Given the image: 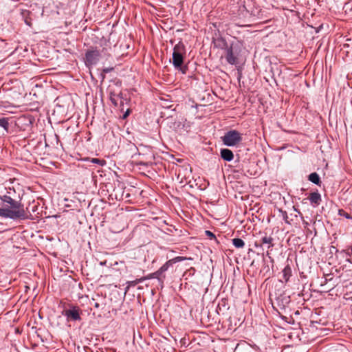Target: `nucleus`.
Segmentation results:
<instances>
[{
    "label": "nucleus",
    "mask_w": 352,
    "mask_h": 352,
    "mask_svg": "<svg viewBox=\"0 0 352 352\" xmlns=\"http://www.w3.org/2000/svg\"><path fill=\"white\" fill-rule=\"evenodd\" d=\"M186 55V47L182 42H179L173 47L172 55V63L176 70L181 72L185 74L187 72V67L184 65V56Z\"/></svg>",
    "instance_id": "1"
},
{
    "label": "nucleus",
    "mask_w": 352,
    "mask_h": 352,
    "mask_svg": "<svg viewBox=\"0 0 352 352\" xmlns=\"http://www.w3.org/2000/svg\"><path fill=\"white\" fill-rule=\"evenodd\" d=\"M223 43V47L226 51V59L227 62L230 65H236L238 63V56L239 54V47L237 45L231 44L228 46L226 42L224 40L221 41Z\"/></svg>",
    "instance_id": "2"
},
{
    "label": "nucleus",
    "mask_w": 352,
    "mask_h": 352,
    "mask_svg": "<svg viewBox=\"0 0 352 352\" xmlns=\"http://www.w3.org/2000/svg\"><path fill=\"white\" fill-rule=\"evenodd\" d=\"M221 140L224 145L234 146L242 141V133L236 130H230L224 134Z\"/></svg>",
    "instance_id": "3"
},
{
    "label": "nucleus",
    "mask_w": 352,
    "mask_h": 352,
    "mask_svg": "<svg viewBox=\"0 0 352 352\" xmlns=\"http://www.w3.org/2000/svg\"><path fill=\"white\" fill-rule=\"evenodd\" d=\"M0 199L3 203H7L10 204V209L12 211H18L21 213V219H25L28 218L26 213L24 210L23 206L21 203V201H16L11 198L10 196L8 195H3L2 197L0 196Z\"/></svg>",
    "instance_id": "4"
},
{
    "label": "nucleus",
    "mask_w": 352,
    "mask_h": 352,
    "mask_svg": "<svg viewBox=\"0 0 352 352\" xmlns=\"http://www.w3.org/2000/svg\"><path fill=\"white\" fill-rule=\"evenodd\" d=\"M100 53L96 47H91L88 50L85 55L86 65L91 66L98 63L100 60Z\"/></svg>",
    "instance_id": "5"
},
{
    "label": "nucleus",
    "mask_w": 352,
    "mask_h": 352,
    "mask_svg": "<svg viewBox=\"0 0 352 352\" xmlns=\"http://www.w3.org/2000/svg\"><path fill=\"white\" fill-rule=\"evenodd\" d=\"M63 315L68 321H78L81 320L80 309L78 307L71 305L69 309L63 311Z\"/></svg>",
    "instance_id": "6"
},
{
    "label": "nucleus",
    "mask_w": 352,
    "mask_h": 352,
    "mask_svg": "<svg viewBox=\"0 0 352 352\" xmlns=\"http://www.w3.org/2000/svg\"><path fill=\"white\" fill-rule=\"evenodd\" d=\"M0 217L12 220L21 219V213L18 211H12L9 208H0Z\"/></svg>",
    "instance_id": "7"
},
{
    "label": "nucleus",
    "mask_w": 352,
    "mask_h": 352,
    "mask_svg": "<svg viewBox=\"0 0 352 352\" xmlns=\"http://www.w3.org/2000/svg\"><path fill=\"white\" fill-rule=\"evenodd\" d=\"M229 308L228 300L226 298H223L218 303L217 311L219 314H224Z\"/></svg>",
    "instance_id": "8"
},
{
    "label": "nucleus",
    "mask_w": 352,
    "mask_h": 352,
    "mask_svg": "<svg viewBox=\"0 0 352 352\" xmlns=\"http://www.w3.org/2000/svg\"><path fill=\"white\" fill-rule=\"evenodd\" d=\"M220 153L221 158L223 159L225 161L230 162L234 158L232 151L228 148H221Z\"/></svg>",
    "instance_id": "9"
},
{
    "label": "nucleus",
    "mask_w": 352,
    "mask_h": 352,
    "mask_svg": "<svg viewBox=\"0 0 352 352\" xmlns=\"http://www.w3.org/2000/svg\"><path fill=\"white\" fill-rule=\"evenodd\" d=\"M21 17L23 19L25 23L28 26H31V25H32V18H31L32 12L28 10H21Z\"/></svg>",
    "instance_id": "10"
},
{
    "label": "nucleus",
    "mask_w": 352,
    "mask_h": 352,
    "mask_svg": "<svg viewBox=\"0 0 352 352\" xmlns=\"http://www.w3.org/2000/svg\"><path fill=\"white\" fill-rule=\"evenodd\" d=\"M310 332L311 331H300L299 342L306 344L313 340L314 338L310 336Z\"/></svg>",
    "instance_id": "11"
},
{
    "label": "nucleus",
    "mask_w": 352,
    "mask_h": 352,
    "mask_svg": "<svg viewBox=\"0 0 352 352\" xmlns=\"http://www.w3.org/2000/svg\"><path fill=\"white\" fill-rule=\"evenodd\" d=\"M273 241L274 239L272 236L267 235L262 236L261 239V245H266L267 248L270 249L274 246Z\"/></svg>",
    "instance_id": "12"
},
{
    "label": "nucleus",
    "mask_w": 352,
    "mask_h": 352,
    "mask_svg": "<svg viewBox=\"0 0 352 352\" xmlns=\"http://www.w3.org/2000/svg\"><path fill=\"white\" fill-rule=\"evenodd\" d=\"M109 98L111 102L115 105H118V100L119 99L122 100V98L121 97V94H116L114 92L110 91L109 93Z\"/></svg>",
    "instance_id": "13"
},
{
    "label": "nucleus",
    "mask_w": 352,
    "mask_h": 352,
    "mask_svg": "<svg viewBox=\"0 0 352 352\" xmlns=\"http://www.w3.org/2000/svg\"><path fill=\"white\" fill-rule=\"evenodd\" d=\"M309 201L311 204L318 205L321 201V196L320 193L315 192L310 194Z\"/></svg>",
    "instance_id": "14"
},
{
    "label": "nucleus",
    "mask_w": 352,
    "mask_h": 352,
    "mask_svg": "<svg viewBox=\"0 0 352 352\" xmlns=\"http://www.w3.org/2000/svg\"><path fill=\"white\" fill-rule=\"evenodd\" d=\"M288 338L293 341L295 344H298L300 340V331H290L288 335Z\"/></svg>",
    "instance_id": "15"
},
{
    "label": "nucleus",
    "mask_w": 352,
    "mask_h": 352,
    "mask_svg": "<svg viewBox=\"0 0 352 352\" xmlns=\"http://www.w3.org/2000/svg\"><path fill=\"white\" fill-rule=\"evenodd\" d=\"M172 266L170 262L169 261H166L158 270V273L160 276H164L165 278L164 272H166L168 268Z\"/></svg>",
    "instance_id": "16"
},
{
    "label": "nucleus",
    "mask_w": 352,
    "mask_h": 352,
    "mask_svg": "<svg viewBox=\"0 0 352 352\" xmlns=\"http://www.w3.org/2000/svg\"><path fill=\"white\" fill-rule=\"evenodd\" d=\"M309 180L312 183L319 185L320 183V179L316 173H312L309 175Z\"/></svg>",
    "instance_id": "17"
},
{
    "label": "nucleus",
    "mask_w": 352,
    "mask_h": 352,
    "mask_svg": "<svg viewBox=\"0 0 352 352\" xmlns=\"http://www.w3.org/2000/svg\"><path fill=\"white\" fill-rule=\"evenodd\" d=\"M151 278H156V279H157V280H159V282H160V283H162L164 282V276H163V277H162V276H160V275L159 274V273H158V272H157V271H156V272H153V273H151V274H148V275L147 276V277H146V278H145V279H151Z\"/></svg>",
    "instance_id": "18"
},
{
    "label": "nucleus",
    "mask_w": 352,
    "mask_h": 352,
    "mask_svg": "<svg viewBox=\"0 0 352 352\" xmlns=\"http://www.w3.org/2000/svg\"><path fill=\"white\" fill-rule=\"evenodd\" d=\"M232 244L237 248H242L245 245L244 241L240 238H235L232 239Z\"/></svg>",
    "instance_id": "19"
},
{
    "label": "nucleus",
    "mask_w": 352,
    "mask_h": 352,
    "mask_svg": "<svg viewBox=\"0 0 352 352\" xmlns=\"http://www.w3.org/2000/svg\"><path fill=\"white\" fill-rule=\"evenodd\" d=\"M0 126L3 128L6 131L8 130L9 123L8 120L6 118H0Z\"/></svg>",
    "instance_id": "20"
},
{
    "label": "nucleus",
    "mask_w": 352,
    "mask_h": 352,
    "mask_svg": "<svg viewBox=\"0 0 352 352\" xmlns=\"http://www.w3.org/2000/svg\"><path fill=\"white\" fill-rule=\"evenodd\" d=\"M284 278L286 280H288L290 273H291V268L289 266H287L284 268L283 270Z\"/></svg>",
    "instance_id": "21"
},
{
    "label": "nucleus",
    "mask_w": 352,
    "mask_h": 352,
    "mask_svg": "<svg viewBox=\"0 0 352 352\" xmlns=\"http://www.w3.org/2000/svg\"><path fill=\"white\" fill-rule=\"evenodd\" d=\"M185 259H186L185 257L177 256V257H175L174 258H172V259L168 260V261L170 262V264L173 265L174 263H176L177 262H180V261H184Z\"/></svg>",
    "instance_id": "22"
},
{
    "label": "nucleus",
    "mask_w": 352,
    "mask_h": 352,
    "mask_svg": "<svg viewBox=\"0 0 352 352\" xmlns=\"http://www.w3.org/2000/svg\"><path fill=\"white\" fill-rule=\"evenodd\" d=\"M279 212L281 214V217L283 218V219L287 223H289V221H288V216H287V213L286 211H284L281 209L279 210Z\"/></svg>",
    "instance_id": "23"
},
{
    "label": "nucleus",
    "mask_w": 352,
    "mask_h": 352,
    "mask_svg": "<svg viewBox=\"0 0 352 352\" xmlns=\"http://www.w3.org/2000/svg\"><path fill=\"white\" fill-rule=\"evenodd\" d=\"M91 162L94 164H98L101 166H102L104 164V162L103 160H100L98 158H93Z\"/></svg>",
    "instance_id": "24"
},
{
    "label": "nucleus",
    "mask_w": 352,
    "mask_h": 352,
    "mask_svg": "<svg viewBox=\"0 0 352 352\" xmlns=\"http://www.w3.org/2000/svg\"><path fill=\"white\" fill-rule=\"evenodd\" d=\"M138 338H142V334L140 331H133V339L134 340H136Z\"/></svg>",
    "instance_id": "25"
},
{
    "label": "nucleus",
    "mask_w": 352,
    "mask_h": 352,
    "mask_svg": "<svg viewBox=\"0 0 352 352\" xmlns=\"http://www.w3.org/2000/svg\"><path fill=\"white\" fill-rule=\"evenodd\" d=\"M206 233V235L209 236L210 239H214L215 238V235L210 230H206L205 232Z\"/></svg>",
    "instance_id": "26"
},
{
    "label": "nucleus",
    "mask_w": 352,
    "mask_h": 352,
    "mask_svg": "<svg viewBox=\"0 0 352 352\" xmlns=\"http://www.w3.org/2000/svg\"><path fill=\"white\" fill-rule=\"evenodd\" d=\"M129 113H130V111H129V110L128 109V110L125 112V113L123 115V118H126L129 115Z\"/></svg>",
    "instance_id": "27"
},
{
    "label": "nucleus",
    "mask_w": 352,
    "mask_h": 352,
    "mask_svg": "<svg viewBox=\"0 0 352 352\" xmlns=\"http://www.w3.org/2000/svg\"><path fill=\"white\" fill-rule=\"evenodd\" d=\"M344 216L346 219H351V216H350L348 213H345V212H344Z\"/></svg>",
    "instance_id": "28"
},
{
    "label": "nucleus",
    "mask_w": 352,
    "mask_h": 352,
    "mask_svg": "<svg viewBox=\"0 0 352 352\" xmlns=\"http://www.w3.org/2000/svg\"><path fill=\"white\" fill-rule=\"evenodd\" d=\"M34 336H36L37 337H40V335L38 333V331H34Z\"/></svg>",
    "instance_id": "29"
},
{
    "label": "nucleus",
    "mask_w": 352,
    "mask_h": 352,
    "mask_svg": "<svg viewBox=\"0 0 352 352\" xmlns=\"http://www.w3.org/2000/svg\"><path fill=\"white\" fill-rule=\"evenodd\" d=\"M110 70H111V69H109V68L104 69V72L105 73L109 72Z\"/></svg>",
    "instance_id": "30"
},
{
    "label": "nucleus",
    "mask_w": 352,
    "mask_h": 352,
    "mask_svg": "<svg viewBox=\"0 0 352 352\" xmlns=\"http://www.w3.org/2000/svg\"><path fill=\"white\" fill-rule=\"evenodd\" d=\"M99 306H100V305H99V303H98V302H95V304H94V307H95L98 308V307H99Z\"/></svg>",
    "instance_id": "31"
},
{
    "label": "nucleus",
    "mask_w": 352,
    "mask_h": 352,
    "mask_svg": "<svg viewBox=\"0 0 352 352\" xmlns=\"http://www.w3.org/2000/svg\"><path fill=\"white\" fill-rule=\"evenodd\" d=\"M149 335L152 337L153 336V332L151 331H148Z\"/></svg>",
    "instance_id": "32"
},
{
    "label": "nucleus",
    "mask_w": 352,
    "mask_h": 352,
    "mask_svg": "<svg viewBox=\"0 0 352 352\" xmlns=\"http://www.w3.org/2000/svg\"><path fill=\"white\" fill-rule=\"evenodd\" d=\"M321 330L326 331V330H328V329H326V328H323V329H322Z\"/></svg>",
    "instance_id": "33"
}]
</instances>
